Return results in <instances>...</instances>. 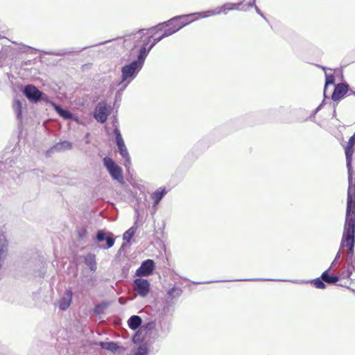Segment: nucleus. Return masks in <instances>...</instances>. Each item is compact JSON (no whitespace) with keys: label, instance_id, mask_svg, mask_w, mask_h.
<instances>
[{"label":"nucleus","instance_id":"nucleus-27","mask_svg":"<svg viewBox=\"0 0 355 355\" xmlns=\"http://www.w3.org/2000/svg\"><path fill=\"white\" fill-rule=\"evenodd\" d=\"M100 345L103 349H108L112 352H116L119 348L117 344L112 341L101 342Z\"/></svg>","mask_w":355,"mask_h":355},{"label":"nucleus","instance_id":"nucleus-41","mask_svg":"<svg viewBox=\"0 0 355 355\" xmlns=\"http://www.w3.org/2000/svg\"><path fill=\"white\" fill-rule=\"evenodd\" d=\"M336 105L335 104L334 105V110H333V117H335L336 116Z\"/></svg>","mask_w":355,"mask_h":355},{"label":"nucleus","instance_id":"nucleus-6","mask_svg":"<svg viewBox=\"0 0 355 355\" xmlns=\"http://www.w3.org/2000/svg\"><path fill=\"white\" fill-rule=\"evenodd\" d=\"M238 281H250V282H259V281H282V282H290L294 284H311L314 286L316 288L324 289L326 288L325 281L320 277L315 278L311 280H282V279H263V278H253V279H239Z\"/></svg>","mask_w":355,"mask_h":355},{"label":"nucleus","instance_id":"nucleus-26","mask_svg":"<svg viewBox=\"0 0 355 355\" xmlns=\"http://www.w3.org/2000/svg\"><path fill=\"white\" fill-rule=\"evenodd\" d=\"M334 83H335L334 75V74H329V73H325V84H324V99L327 98H329L326 95V91H327V87L329 85H334Z\"/></svg>","mask_w":355,"mask_h":355},{"label":"nucleus","instance_id":"nucleus-43","mask_svg":"<svg viewBox=\"0 0 355 355\" xmlns=\"http://www.w3.org/2000/svg\"><path fill=\"white\" fill-rule=\"evenodd\" d=\"M346 287L347 288V289H350V290H351V291H352L353 292H355V291H354V289H352V288H349V287H348V286H346Z\"/></svg>","mask_w":355,"mask_h":355},{"label":"nucleus","instance_id":"nucleus-4","mask_svg":"<svg viewBox=\"0 0 355 355\" xmlns=\"http://www.w3.org/2000/svg\"><path fill=\"white\" fill-rule=\"evenodd\" d=\"M24 95L32 103H37L43 101L46 103H51L49 96L44 92L39 90L36 86L30 84L25 85L22 89Z\"/></svg>","mask_w":355,"mask_h":355},{"label":"nucleus","instance_id":"nucleus-25","mask_svg":"<svg viewBox=\"0 0 355 355\" xmlns=\"http://www.w3.org/2000/svg\"><path fill=\"white\" fill-rule=\"evenodd\" d=\"M137 230V222H135V225L131 227L129 230H128L123 235V239L124 241L129 242L132 236L135 235L136 231Z\"/></svg>","mask_w":355,"mask_h":355},{"label":"nucleus","instance_id":"nucleus-31","mask_svg":"<svg viewBox=\"0 0 355 355\" xmlns=\"http://www.w3.org/2000/svg\"><path fill=\"white\" fill-rule=\"evenodd\" d=\"M341 256L340 249L336 253V257L333 261L331 263L330 268H334L337 265L340 264L342 262V260H340Z\"/></svg>","mask_w":355,"mask_h":355},{"label":"nucleus","instance_id":"nucleus-37","mask_svg":"<svg viewBox=\"0 0 355 355\" xmlns=\"http://www.w3.org/2000/svg\"><path fill=\"white\" fill-rule=\"evenodd\" d=\"M103 308L101 307V306L100 304L97 305L96 307H95V311L98 313H100V311Z\"/></svg>","mask_w":355,"mask_h":355},{"label":"nucleus","instance_id":"nucleus-1","mask_svg":"<svg viewBox=\"0 0 355 355\" xmlns=\"http://www.w3.org/2000/svg\"><path fill=\"white\" fill-rule=\"evenodd\" d=\"M355 201H347L345 223L340 248H347L342 261L355 268Z\"/></svg>","mask_w":355,"mask_h":355},{"label":"nucleus","instance_id":"nucleus-23","mask_svg":"<svg viewBox=\"0 0 355 355\" xmlns=\"http://www.w3.org/2000/svg\"><path fill=\"white\" fill-rule=\"evenodd\" d=\"M175 293L176 289L175 286L167 291L165 296V302L168 306H171L175 303L174 298L175 297Z\"/></svg>","mask_w":355,"mask_h":355},{"label":"nucleus","instance_id":"nucleus-14","mask_svg":"<svg viewBox=\"0 0 355 355\" xmlns=\"http://www.w3.org/2000/svg\"><path fill=\"white\" fill-rule=\"evenodd\" d=\"M339 267L336 268L335 270L338 271L343 279H351L353 272H355V268L347 265L343 261L338 264Z\"/></svg>","mask_w":355,"mask_h":355},{"label":"nucleus","instance_id":"nucleus-15","mask_svg":"<svg viewBox=\"0 0 355 355\" xmlns=\"http://www.w3.org/2000/svg\"><path fill=\"white\" fill-rule=\"evenodd\" d=\"M54 110L56 112V113L62 117L64 120H75L76 121V118L74 116V115L68 110L62 108L60 105L51 102L50 103Z\"/></svg>","mask_w":355,"mask_h":355},{"label":"nucleus","instance_id":"nucleus-20","mask_svg":"<svg viewBox=\"0 0 355 355\" xmlns=\"http://www.w3.org/2000/svg\"><path fill=\"white\" fill-rule=\"evenodd\" d=\"M142 320L139 315H132L128 320V327L132 330L137 329L141 324Z\"/></svg>","mask_w":355,"mask_h":355},{"label":"nucleus","instance_id":"nucleus-5","mask_svg":"<svg viewBox=\"0 0 355 355\" xmlns=\"http://www.w3.org/2000/svg\"><path fill=\"white\" fill-rule=\"evenodd\" d=\"M114 134L115 136V142L118 148V151L121 156L124 159V166L128 168L131 164V158L124 143L121 132L116 125L114 128Z\"/></svg>","mask_w":355,"mask_h":355},{"label":"nucleus","instance_id":"nucleus-21","mask_svg":"<svg viewBox=\"0 0 355 355\" xmlns=\"http://www.w3.org/2000/svg\"><path fill=\"white\" fill-rule=\"evenodd\" d=\"M85 263L89 268L90 270L95 272L96 267V257L93 254H88L85 257Z\"/></svg>","mask_w":355,"mask_h":355},{"label":"nucleus","instance_id":"nucleus-35","mask_svg":"<svg viewBox=\"0 0 355 355\" xmlns=\"http://www.w3.org/2000/svg\"><path fill=\"white\" fill-rule=\"evenodd\" d=\"M33 51H37V49H34V48H32L31 46H26V50L24 51V52L26 53H32Z\"/></svg>","mask_w":355,"mask_h":355},{"label":"nucleus","instance_id":"nucleus-36","mask_svg":"<svg viewBox=\"0 0 355 355\" xmlns=\"http://www.w3.org/2000/svg\"><path fill=\"white\" fill-rule=\"evenodd\" d=\"M94 278L93 277H91L89 278L88 280H87V284L90 286H94Z\"/></svg>","mask_w":355,"mask_h":355},{"label":"nucleus","instance_id":"nucleus-38","mask_svg":"<svg viewBox=\"0 0 355 355\" xmlns=\"http://www.w3.org/2000/svg\"><path fill=\"white\" fill-rule=\"evenodd\" d=\"M348 95L350 96V95H355V92L352 90L350 88H349V91L348 92Z\"/></svg>","mask_w":355,"mask_h":355},{"label":"nucleus","instance_id":"nucleus-42","mask_svg":"<svg viewBox=\"0 0 355 355\" xmlns=\"http://www.w3.org/2000/svg\"><path fill=\"white\" fill-rule=\"evenodd\" d=\"M87 48V47H84V48L81 49L80 50H79L78 51H79V52H80V51H82L83 50L86 49Z\"/></svg>","mask_w":355,"mask_h":355},{"label":"nucleus","instance_id":"nucleus-24","mask_svg":"<svg viewBox=\"0 0 355 355\" xmlns=\"http://www.w3.org/2000/svg\"><path fill=\"white\" fill-rule=\"evenodd\" d=\"M13 109L16 113L17 119H21L22 114V103L19 99H15L13 101Z\"/></svg>","mask_w":355,"mask_h":355},{"label":"nucleus","instance_id":"nucleus-30","mask_svg":"<svg viewBox=\"0 0 355 355\" xmlns=\"http://www.w3.org/2000/svg\"><path fill=\"white\" fill-rule=\"evenodd\" d=\"M256 0H250L248 3L247 6L248 7H254L255 8V10L258 15H259L261 17H263L266 21H267V18L264 15V14L261 12V10L257 6Z\"/></svg>","mask_w":355,"mask_h":355},{"label":"nucleus","instance_id":"nucleus-10","mask_svg":"<svg viewBox=\"0 0 355 355\" xmlns=\"http://www.w3.org/2000/svg\"><path fill=\"white\" fill-rule=\"evenodd\" d=\"M110 114V111L107 108V104L103 102H99L95 108L94 117L99 123H105Z\"/></svg>","mask_w":355,"mask_h":355},{"label":"nucleus","instance_id":"nucleus-17","mask_svg":"<svg viewBox=\"0 0 355 355\" xmlns=\"http://www.w3.org/2000/svg\"><path fill=\"white\" fill-rule=\"evenodd\" d=\"M243 1H240L239 3H226L223 4L221 6L217 7L218 10L219 15L221 14V13H223V14L226 15V14H227V12L229 11L234 10H245L243 8H241V9L239 8V6L243 4Z\"/></svg>","mask_w":355,"mask_h":355},{"label":"nucleus","instance_id":"nucleus-32","mask_svg":"<svg viewBox=\"0 0 355 355\" xmlns=\"http://www.w3.org/2000/svg\"><path fill=\"white\" fill-rule=\"evenodd\" d=\"M324 100L320 103L311 113V114L309 116V119L311 121H313L315 116V114L322 109L323 105H324Z\"/></svg>","mask_w":355,"mask_h":355},{"label":"nucleus","instance_id":"nucleus-7","mask_svg":"<svg viewBox=\"0 0 355 355\" xmlns=\"http://www.w3.org/2000/svg\"><path fill=\"white\" fill-rule=\"evenodd\" d=\"M103 164L113 180L119 182H123V177L121 168L110 157L103 158Z\"/></svg>","mask_w":355,"mask_h":355},{"label":"nucleus","instance_id":"nucleus-9","mask_svg":"<svg viewBox=\"0 0 355 355\" xmlns=\"http://www.w3.org/2000/svg\"><path fill=\"white\" fill-rule=\"evenodd\" d=\"M155 268V263L153 259H146L141 262V266L137 269V277H148L153 273Z\"/></svg>","mask_w":355,"mask_h":355},{"label":"nucleus","instance_id":"nucleus-8","mask_svg":"<svg viewBox=\"0 0 355 355\" xmlns=\"http://www.w3.org/2000/svg\"><path fill=\"white\" fill-rule=\"evenodd\" d=\"M133 288L139 296L145 297L150 292V284L146 279L137 278L133 281Z\"/></svg>","mask_w":355,"mask_h":355},{"label":"nucleus","instance_id":"nucleus-34","mask_svg":"<svg viewBox=\"0 0 355 355\" xmlns=\"http://www.w3.org/2000/svg\"><path fill=\"white\" fill-rule=\"evenodd\" d=\"M70 52L69 51H66L64 50H62V51H58V52H49V53H46V54H51V55H64L67 53H69Z\"/></svg>","mask_w":355,"mask_h":355},{"label":"nucleus","instance_id":"nucleus-22","mask_svg":"<svg viewBox=\"0 0 355 355\" xmlns=\"http://www.w3.org/2000/svg\"><path fill=\"white\" fill-rule=\"evenodd\" d=\"M166 193L165 188H159L152 194L154 200V206L157 205Z\"/></svg>","mask_w":355,"mask_h":355},{"label":"nucleus","instance_id":"nucleus-18","mask_svg":"<svg viewBox=\"0 0 355 355\" xmlns=\"http://www.w3.org/2000/svg\"><path fill=\"white\" fill-rule=\"evenodd\" d=\"M72 148V143L69 141H63L58 142L53 145L48 151L47 153L54 152H62Z\"/></svg>","mask_w":355,"mask_h":355},{"label":"nucleus","instance_id":"nucleus-16","mask_svg":"<svg viewBox=\"0 0 355 355\" xmlns=\"http://www.w3.org/2000/svg\"><path fill=\"white\" fill-rule=\"evenodd\" d=\"M334 268L330 267L324 271L321 275V278L325 281V283L329 284H336L342 277L339 273L338 275H331L330 271Z\"/></svg>","mask_w":355,"mask_h":355},{"label":"nucleus","instance_id":"nucleus-19","mask_svg":"<svg viewBox=\"0 0 355 355\" xmlns=\"http://www.w3.org/2000/svg\"><path fill=\"white\" fill-rule=\"evenodd\" d=\"M196 12L189 15H179V30L184 27L186 25L196 20L198 17H196Z\"/></svg>","mask_w":355,"mask_h":355},{"label":"nucleus","instance_id":"nucleus-3","mask_svg":"<svg viewBox=\"0 0 355 355\" xmlns=\"http://www.w3.org/2000/svg\"><path fill=\"white\" fill-rule=\"evenodd\" d=\"M131 55L137 54V58L129 64H125L121 68V80L118 83L121 87L116 92V95H120L119 92L123 91L128 85L137 76L139 71L144 67L145 60L147 57V51L144 48H139L137 45H134L131 49Z\"/></svg>","mask_w":355,"mask_h":355},{"label":"nucleus","instance_id":"nucleus-33","mask_svg":"<svg viewBox=\"0 0 355 355\" xmlns=\"http://www.w3.org/2000/svg\"><path fill=\"white\" fill-rule=\"evenodd\" d=\"M208 147V144L204 140L199 141L195 146L196 148H201V150H205Z\"/></svg>","mask_w":355,"mask_h":355},{"label":"nucleus","instance_id":"nucleus-29","mask_svg":"<svg viewBox=\"0 0 355 355\" xmlns=\"http://www.w3.org/2000/svg\"><path fill=\"white\" fill-rule=\"evenodd\" d=\"M148 349L146 345H140L133 352L132 355H148Z\"/></svg>","mask_w":355,"mask_h":355},{"label":"nucleus","instance_id":"nucleus-11","mask_svg":"<svg viewBox=\"0 0 355 355\" xmlns=\"http://www.w3.org/2000/svg\"><path fill=\"white\" fill-rule=\"evenodd\" d=\"M349 91V85L347 83H340L335 85L331 99L334 102H338L343 99Z\"/></svg>","mask_w":355,"mask_h":355},{"label":"nucleus","instance_id":"nucleus-2","mask_svg":"<svg viewBox=\"0 0 355 355\" xmlns=\"http://www.w3.org/2000/svg\"><path fill=\"white\" fill-rule=\"evenodd\" d=\"M150 30L155 31L153 34H155L157 31H163L164 33L159 37L153 39V35L143 39L142 34L145 29H140L133 36V40L135 42V45H137L138 47L139 43H141L139 48H144L147 51V55L150 50L162 39L168 37L178 31V16H175L163 23H159L157 26L150 28Z\"/></svg>","mask_w":355,"mask_h":355},{"label":"nucleus","instance_id":"nucleus-13","mask_svg":"<svg viewBox=\"0 0 355 355\" xmlns=\"http://www.w3.org/2000/svg\"><path fill=\"white\" fill-rule=\"evenodd\" d=\"M73 293L72 291L69 288L67 289L63 294L62 297L58 301V307L62 311L67 310L72 301Z\"/></svg>","mask_w":355,"mask_h":355},{"label":"nucleus","instance_id":"nucleus-12","mask_svg":"<svg viewBox=\"0 0 355 355\" xmlns=\"http://www.w3.org/2000/svg\"><path fill=\"white\" fill-rule=\"evenodd\" d=\"M96 239L98 242H106V246L101 247L104 249L112 248L115 242L113 234L104 230H98L97 232Z\"/></svg>","mask_w":355,"mask_h":355},{"label":"nucleus","instance_id":"nucleus-28","mask_svg":"<svg viewBox=\"0 0 355 355\" xmlns=\"http://www.w3.org/2000/svg\"><path fill=\"white\" fill-rule=\"evenodd\" d=\"M218 15H219L218 8H216L214 10H209L207 11L196 12V15H198L199 17H201V18H205V17H208L210 16Z\"/></svg>","mask_w":355,"mask_h":355},{"label":"nucleus","instance_id":"nucleus-40","mask_svg":"<svg viewBox=\"0 0 355 355\" xmlns=\"http://www.w3.org/2000/svg\"><path fill=\"white\" fill-rule=\"evenodd\" d=\"M316 67H318V68H321L323 71H325L327 69V68L325 67H323L320 64H316Z\"/></svg>","mask_w":355,"mask_h":355},{"label":"nucleus","instance_id":"nucleus-39","mask_svg":"<svg viewBox=\"0 0 355 355\" xmlns=\"http://www.w3.org/2000/svg\"><path fill=\"white\" fill-rule=\"evenodd\" d=\"M3 59V55L1 53H0V65L2 64Z\"/></svg>","mask_w":355,"mask_h":355}]
</instances>
